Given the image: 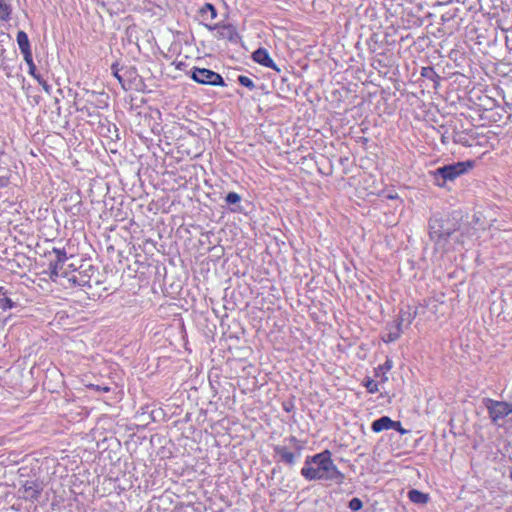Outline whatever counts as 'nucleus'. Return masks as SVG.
<instances>
[{"label": "nucleus", "mask_w": 512, "mask_h": 512, "mask_svg": "<svg viewBox=\"0 0 512 512\" xmlns=\"http://www.w3.org/2000/svg\"><path fill=\"white\" fill-rule=\"evenodd\" d=\"M409 500L414 504H426L429 501V495L419 490L412 489L408 492Z\"/></svg>", "instance_id": "nucleus-15"}, {"label": "nucleus", "mask_w": 512, "mask_h": 512, "mask_svg": "<svg viewBox=\"0 0 512 512\" xmlns=\"http://www.w3.org/2000/svg\"><path fill=\"white\" fill-rule=\"evenodd\" d=\"M474 167L473 161L457 162L450 165L437 168L432 172L435 180V185L438 187H444L447 181H453L459 176L468 172V170Z\"/></svg>", "instance_id": "nucleus-3"}, {"label": "nucleus", "mask_w": 512, "mask_h": 512, "mask_svg": "<svg viewBox=\"0 0 512 512\" xmlns=\"http://www.w3.org/2000/svg\"><path fill=\"white\" fill-rule=\"evenodd\" d=\"M427 69H428V68H423L422 76H425V71H426Z\"/></svg>", "instance_id": "nucleus-28"}, {"label": "nucleus", "mask_w": 512, "mask_h": 512, "mask_svg": "<svg viewBox=\"0 0 512 512\" xmlns=\"http://www.w3.org/2000/svg\"><path fill=\"white\" fill-rule=\"evenodd\" d=\"M17 44L19 46V49L21 53L23 54V57L32 55L31 47L29 38L26 32L24 31H18L16 36Z\"/></svg>", "instance_id": "nucleus-13"}, {"label": "nucleus", "mask_w": 512, "mask_h": 512, "mask_svg": "<svg viewBox=\"0 0 512 512\" xmlns=\"http://www.w3.org/2000/svg\"><path fill=\"white\" fill-rule=\"evenodd\" d=\"M53 252L56 255L54 269H57L59 265H63L64 262L67 260V254L64 249H53Z\"/></svg>", "instance_id": "nucleus-19"}, {"label": "nucleus", "mask_w": 512, "mask_h": 512, "mask_svg": "<svg viewBox=\"0 0 512 512\" xmlns=\"http://www.w3.org/2000/svg\"><path fill=\"white\" fill-rule=\"evenodd\" d=\"M492 420L495 425L501 426L505 422L506 418L493 417Z\"/></svg>", "instance_id": "nucleus-25"}, {"label": "nucleus", "mask_w": 512, "mask_h": 512, "mask_svg": "<svg viewBox=\"0 0 512 512\" xmlns=\"http://www.w3.org/2000/svg\"><path fill=\"white\" fill-rule=\"evenodd\" d=\"M226 202L228 204H236V203H239L240 200H241V197L238 193L236 192H229L226 196Z\"/></svg>", "instance_id": "nucleus-23"}, {"label": "nucleus", "mask_w": 512, "mask_h": 512, "mask_svg": "<svg viewBox=\"0 0 512 512\" xmlns=\"http://www.w3.org/2000/svg\"><path fill=\"white\" fill-rule=\"evenodd\" d=\"M210 31H215L214 37L218 40L237 42L239 34L236 27L230 23H219L211 26Z\"/></svg>", "instance_id": "nucleus-5"}, {"label": "nucleus", "mask_w": 512, "mask_h": 512, "mask_svg": "<svg viewBox=\"0 0 512 512\" xmlns=\"http://www.w3.org/2000/svg\"><path fill=\"white\" fill-rule=\"evenodd\" d=\"M402 320H400L396 325L395 327L390 330L388 333H386L383 337H382V340L383 342L385 343H391V342H394L396 340H398L402 334Z\"/></svg>", "instance_id": "nucleus-16"}, {"label": "nucleus", "mask_w": 512, "mask_h": 512, "mask_svg": "<svg viewBox=\"0 0 512 512\" xmlns=\"http://www.w3.org/2000/svg\"><path fill=\"white\" fill-rule=\"evenodd\" d=\"M3 297L0 298V308L3 310L12 309L14 307V302L5 295H2Z\"/></svg>", "instance_id": "nucleus-21"}, {"label": "nucleus", "mask_w": 512, "mask_h": 512, "mask_svg": "<svg viewBox=\"0 0 512 512\" xmlns=\"http://www.w3.org/2000/svg\"><path fill=\"white\" fill-rule=\"evenodd\" d=\"M510 477H511V479H512V468H511V471H510Z\"/></svg>", "instance_id": "nucleus-29"}, {"label": "nucleus", "mask_w": 512, "mask_h": 512, "mask_svg": "<svg viewBox=\"0 0 512 512\" xmlns=\"http://www.w3.org/2000/svg\"><path fill=\"white\" fill-rule=\"evenodd\" d=\"M304 449L305 442L295 436H289L280 444L273 446L274 458L276 462L292 467L301 458Z\"/></svg>", "instance_id": "nucleus-2"}, {"label": "nucleus", "mask_w": 512, "mask_h": 512, "mask_svg": "<svg viewBox=\"0 0 512 512\" xmlns=\"http://www.w3.org/2000/svg\"><path fill=\"white\" fill-rule=\"evenodd\" d=\"M43 487L40 483L33 480H27L20 488L19 492L25 500L37 501L41 495Z\"/></svg>", "instance_id": "nucleus-7"}, {"label": "nucleus", "mask_w": 512, "mask_h": 512, "mask_svg": "<svg viewBox=\"0 0 512 512\" xmlns=\"http://www.w3.org/2000/svg\"><path fill=\"white\" fill-rule=\"evenodd\" d=\"M252 59L254 62L267 67L279 71L273 59L270 57L268 51L265 48H258L252 53Z\"/></svg>", "instance_id": "nucleus-11"}, {"label": "nucleus", "mask_w": 512, "mask_h": 512, "mask_svg": "<svg viewBox=\"0 0 512 512\" xmlns=\"http://www.w3.org/2000/svg\"><path fill=\"white\" fill-rule=\"evenodd\" d=\"M484 405L491 416H508L509 414H512V406L509 402L485 398Z\"/></svg>", "instance_id": "nucleus-6"}, {"label": "nucleus", "mask_w": 512, "mask_h": 512, "mask_svg": "<svg viewBox=\"0 0 512 512\" xmlns=\"http://www.w3.org/2000/svg\"><path fill=\"white\" fill-rule=\"evenodd\" d=\"M192 79L200 84L211 86H224L223 77L210 69L195 67L192 71Z\"/></svg>", "instance_id": "nucleus-4"}, {"label": "nucleus", "mask_w": 512, "mask_h": 512, "mask_svg": "<svg viewBox=\"0 0 512 512\" xmlns=\"http://www.w3.org/2000/svg\"><path fill=\"white\" fill-rule=\"evenodd\" d=\"M24 60L28 66V73L39 83L40 86L43 87V89L46 92H49L50 86L47 83L46 80L43 79V77L36 72V65L33 61V56L29 55L24 57Z\"/></svg>", "instance_id": "nucleus-12"}, {"label": "nucleus", "mask_w": 512, "mask_h": 512, "mask_svg": "<svg viewBox=\"0 0 512 512\" xmlns=\"http://www.w3.org/2000/svg\"><path fill=\"white\" fill-rule=\"evenodd\" d=\"M393 367V362L390 358H387L386 361L375 368V377L379 379L381 383H385L388 381L387 374Z\"/></svg>", "instance_id": "nucleus-14"}, {"label": "nucleus", "mask_w": 512, "mask_h": 512, "mask_svg": "<svg viewBox=\"0 0 512 512\" xmlns=\"http://www.w3.org/2000/svg\"><path fill=\"white\" fill-rule=\"evenodd\" d=\"M388 429L397 430L400 434H406L408 432L401 426L399 421H393L391 418H378L372 423V430L376 433Z\"/></svg>", "instance_id": "nucleus-8"}, {"label": "nucleus", "mask_w": 512, "mask_h": 512, "mask_svg": "<svg viewBox=\"0 0 512 512\" xmlns=\"http://www.w3.org/2000/svg\"><path fill=\"white\" fill-rule=\"evenodd\" d=\"M301 475L309 481L325 480L342 482L344 474L338 470L331 459V453L326 450L312 457H307L301 469Z\"/></svg>", "instance_id": "nucleus-1"}, {"label": "nucleus", "mask_w": 512, "mask_h": 512, "mask_svg": "<svg viewBox=\"0 0 512 512\" xmlns=\"http://www.w3.org/2000/svg\"><path fill=\"white\" fill-rule=\"evenodd\" d=\"M199 17L201 19V23L209 30L211 26H214L216 17H217V9L211 3H205L198 10Z\"/></svg>", "instance_id": "nucleus-9"}, {"label": "nucleus", "mask_w": 512, "mask_h": 512, "mask_svg": "<svg viewBox=\"0 0 512 512\" xmlns=\"http://www.w3.org/2000/svg\"><path fill=\"white\" fill-rule=\"evenodd\" d=\"M363 386L366 388L367 392L371 394L379 391L378 382L370 377L364 378Z\"/></svg>", "instance_id": "nucleus-18"}, {"label": "nucleus", "mask_w": 512, "mask_h": 512, "mask_svg": "<svg viewBox=\"0 0 512 512\" xmlns=\"http://www.w3.org/2000/svg\"><path fill=\"white\" fill-rule=\"evenodd\" d=\"M85 387L90 390H93L95 392H103V393H108L111 390V388L107 385L101 386V385H95L92 383L86 384Z\"/></svg>", "instance_id": "nucleus-22"}, {"label": "nucleus", "mask_w": 512, "mask_h": 512, "mask_svg": "<svg viewBox=\"0 0 512 512\" xmlns=\"http://www.w3.org/2000/svg\"><path fill=\"white\" fill-rule=\"evenodd\" d=\"M148 413L153 414L154 411L153 410L152 411L145 410V411L142 412V414H148Z\"/></svg>", "instance_id": "nucleus-27"}, {"label": "nucleus", "mask_w": 512, "mask_h": 512, "mask_svg": "<svg viewBox=\"0 0 512 512\" xmlns=\"http://www.w3.org/2000/svg\"><path fill=\"white\" fill-rule=\"evenodd\" d=\"M238 82H239V84L248 88L249 90H254L256 87L253 80L250 77L245 76V75L238 76Z\"/></svg>", "instance_id": "nucleus-20"}, {"label": "nucleus", "mask_w": 512, "mask_h": 512, "mask_svg": "<svg viewBox=\"0 0 512 512\" xmlns=\"http://www.w3.org/2000/svg\"><path fill=\"white\" fill-rule=\"evenodd\" d=\"M363 507V503L359 498H352L349 501V508L353 511H358Z\"/></svg>", "instance_id": "nucleus-24"}, {"label": "nucleus", "mask_w": 512, "mask_h": 512, "mask_svg": "<svg viewBox=\"0 0 512 512\" xmlns=\"http://www.w3.org/2000/svg\"><path fill=\"white\" fill-rule=\"evenodd\" d=\"M11 7L5 0H0V20L8 21L11 17Z\"/></svg>", "instance_id": "nucleus-17"}, {"label": "nucleus", "mask_w": 512, "mask_h": 512, "mask_svg": "<svg viewBox=\"0 0 512 512\" xmlns=\"http://www.w3.org/2000/svg\"><path fill=\"white\" fill-rule=\"evenodd\" d=\"M6 294V290L3 286H0V295H5Z\"/></svg>", "instance_id": "nucleus-26"}, {"label": "nucleus", "mask_w": 512, "mask_h": 512, "mask_svg": "<svg viewBox=\"0 0 512 512\" xmlns=\"http://www.w3.org/2000/svg\"><path fill=\"white\" fill-rule=\"evenodd\" d=\"M96 272L93 266H89L85 270H80L77 273L73 274L69 281H71L74 285L82 286V287H92L91 283V275Z\"/></svg>", "instance_id": "nucleus-10"}]
</instances>
